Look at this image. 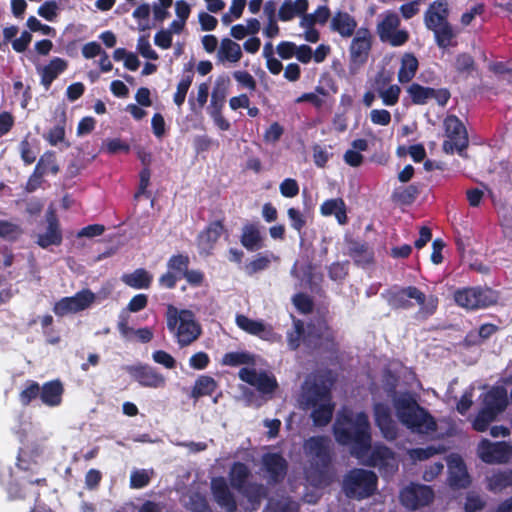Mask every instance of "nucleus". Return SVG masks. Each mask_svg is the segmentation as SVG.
I'll list each match as a JSON object with an SVG mask.
<instances>
[{
    "label": "nucleus",
    "instance_id": "1",
    "mask_svg": "<svg viewBox=\"0 0 512 512\" xmlns=\"http://www.w3.org/2000/svg\"><path fill=\"white\" fill-rule=\"evenodd\" d=\"M333 433L341 445L351 447V453L357 457L367 454L371 448V426L366 413L359 412L355 416L343 414L338 416Z\"/></svg>",
    "mask_w": 512,
    "mask_h": 512
},
{
    "label": "nucleus",
    "instance_id": "2",
    "mask_svg": "<svg viewBox=\"0 0 512 512\" xmlns=\"http://www.w3.org/2000/svg\"><path fill=\"white\" fill-rule=\"evenodd\" d=\"M392 404L398 420L412 431L429 433L437 429L434 417L426 408L419 405L411 392L404 391L395 395Z\"/></svg>",
    "mask_w": 512,
    "mask_h": 512
},
{
    "label": "nucleus",
    "instance_id": "3",
    "mask_svg": "<svg viewBox=\"0 0 512 512\" xmlns=\"http://www.w3.org/2000/svg\"><path fill=\"white\" fill-rule=\"evenodd\" d=\"M166 323L170 332L174 333L180 347H186L196 341L202 329L195 319V314L189 309L178 310L169 304L166 311Z\"/></svg>",
    "mask_w": 512,
    "mask_h": 512
},
{
    "label": "nucleus",
    "instance_id": "4",
    "mask_svg": "<svg viewBox=\"0 0 512 512\" xmlns=\"http://www.w3.org/2000/svg\"><path fill=\"white\" fill-rule=\"evenodd\" d=\"M305 448L312 456L308 479L317 486L328 484L330 480L328 471L332 458L326 438L323 436L311 437L307 440Z\"/></svg>",
    "mask_w": 512,
    "mask_h": 512
},
{
    "label": "nucleus",
    "instance_id": "5",
    "mask_svg": "<svg viewBox=\"0 0 512 512\" xmlns=\"http://www.w3.org/2000/svg\"><path fill=\"white\" fill-rule=\"evenodd\" d=\"M483 407L473 420L472 427L477 432H485L489 424L508 406L507 390L503 386H493L483 397Z\"/></svg>",
    "mask_w": 512,
    "mask_h": 512
},
{
    "label": "nucleus",
    "instance_id": "6",
    "mask_svg": "<svg viewBox=\"0 0 512 512\" xmlns=\"http://www.w3.org/2000/svg\"><path fill=\"white\" fill-rule=\"evenodd\" d=\"M378 477L375 472L363 468H353L344 476L342 489L346 497L364 500L377 490Z\"/></svg>",
    "mask_w": 512,
    "mask_h": 512
},
{
    "label": "nucleus",
    "instance_id": "7",
    "mask_svg": "<svg viewBox=\"0 0 512 512\" xmlns=\"http://www.w3.org/2000/svg\"><path fill=\"white\" fill-rule=\"evenodd\" d=\"M410 299L416 301L420 306L419 311L425 315L434 314L438 306L437 297L431 295L427 298L416 286H407L389 291L387 301L394 309H410L413 307Z\"/></svg>",
    "mask_w": 512,
    "mask_h": 512
},
{
    "label": "nucleus",
    "instance_id": "8",
    "mask_svg": "<svg viewBox=\"0 0 512 512\" xmlns=\"http://www.w3.org/2000/svg\"><path fill=\"white\" fill-rule=\"evenodd\" d=\"M454 300L467 310H477L495 305L498 293L489 287H466L454 293Z\"/></svg>",
    "mask_w": 512,
    "mask_h": 512
},
{
    "label": "nucleus",
    "instance_id": "9",
    "mask_svg": "<svg viewBox=\"0 0 512 512\" xmlns=\"http://www.w3.org/2000/svg\"><path fill=\"white\" fill-rule=\"evenodd\" d=\"M335 376L330 369H325L314 375L311 382H306L304 388V399L307 406L332 400L331 388L335 382Z\"/></svg>",
    "mask_w": 512,
    "mask_h": 512
},
{
    "label": "nucleus",
    "instance_id": "10",
    "mask_svg": "<svg viewBox=\"0 0 512 512\" xmlns=\"http://www.w3.org/2000/svg\"><path fill=\"white\" fill-rule=\"evenodd\" d=\"M381 17L382 19L376 26V32L381 42L388 43L392 47L404 45L409 40V33L404 29H398L401 22L398 14L387 10L381 14Z\"/></svg>",
    "mask_w": 512,
    "mask_h": 512
},
{
    "label": "nucleus",
    "instance_id": "11",
    "mask_svg": "<svg viewBox=\"0 0 512 512\" xmlns=\"http://www.w3.org/2000/svg\"><path fill=\"white\" fill-rule=\"evenodd\" d=\"M447 140L443 142V150L446 153H461L468 147V133L461 120L455 115H448L444 120Z\"/></svg>",
    "mask_w": 512,
    "mask_h": 512
},
{
    "label": "nucleus",
    "instance_id": "12",
    "mask_svg": "<svg viewBox=\"0 0 512 512\" xmlns=\"http://www.w3.org/2000/svg\"><path fill=\"white\" fill-rule=\"evenodd\" d=\"M372 43L371 31L367 27L358 28L349 46V60L352 67L359 68L368 61Z\"/></svg>",
    "mask_w": 512,
    "mask_h": 512
},
{
    "label": "nucleus",
    "instance_id": "13",
    "mask_svg": "<svg viewBox=\"0 0 512 512\" xmlns=\"http://www.w3.org/2000/svg\"><path fill=\"white\" fill-rule=\"evenodd\" d=\"M229 481L233 489L249 498L259 497L263 487L256 483H248L251 477L249 467L240 461L234 462L229 471Z\"/></svg>",
    "mask_w": 512,
    "mask_h": 512
},
{
    "label": "nucleus",
    "instance_id": "14",
    "mask_svg": "<svg viewBox=\"0 0 512 512\" xmlns=\"http://www.w3.org/2000/svg\"><path fill=\"white\" fill-rule=\"evenodd\" d=\"M190 258L186 254H174L167 261V271L158 278L161 288L174 289L189 269Z\"/></svg>",
    "mask_w": 512,
    "mask_h": 512
},
{
    "label": "nucleus",
    "instance_id": "15",
    "mask_svg": "<svg viewBox=\"0 0 512 512\" xmlns=\"http://www.w3.org/2000/svg\"><path fill=\"white\" fill-rule=\"evenodd\" d=\"M123 370L142 387L162 388L166 384L165 377L147 364L125 365Z\"/></svg>",
    "mask_w": 512,
    "mask_h": 512
},
{
    "label": "nucleus",
    "instance_id": "16",
    "mask_svg": "<svg viewBox=\"0 0 512 512\" xmlns=\"http://www.w3.org/2000/svg\"><path fill=\"white\" fill-rule=\"evenodd\" d=\"M434 499L431 487L421 484H411L400 492V501L408 509L416 510L429 505Z\"/></svg>",
    "mask_w": 512,
    "mask_h": 512
},
{
    "label": "nucleus",
    "instance_id": "17",
    "mask_svg": "<svg viewBox=\"0 0 512 512\" xmlns=\"http://www.w3.org/2000/svg\"><path fill=\"white\" fill-rule=\"evenodd\" d=\"M323 344H325V352L335 353L338 350L335 335L329 327H326L325 332H321L314 325H308L303 344L305 348L309 352H314L320 350Z\"/></svg>",
    "mask_w": 512,
    "mask_h": 512
},
{
    "label": "nucleus",
    "instance_id": "18",
    "mask_svg": "<svg viewBox=\"0 0 512 512\" xmlns=\"http://www.w3.org/2000/svg\"><path fill=\"white\" fill-rule=\"evenodd\" d=\"M478 453L481 460L485 463L502 464L509 460L512 448L504 441L490 442L487 439H483L479 444Z\"/></svg>",
    "mask_w": 512,
    "mask_h": 512
},
{
    "label": "nucleus",
    "instance_id": "19",
    "mask_svg": "<svg viewBox=\"0 0 512 512\" xmlns=\"http://www.w3.org/2000/svg\"><path fill=\"white\" fill-rule=\"evenodd\" d=\"M367 464L376 467L381 473L392 474L398 469L394 451L384 444H375L371 449Z\"/></svg>",
    "mask_w": 512,
    "mask_h": 512
},
{
    "label": "nucleus",
    "instance_id": "20",
    "mask_svg": "<svg viewBox=\"0 0 512 512\" xmlns=\"http://www.w3.org/2000/svg\"><path fill=\"white\" fill-rule=\"evenodd\" d=\"M262 469L267 474L270 483H281L288 472V462L279 452H268L262 455Z\"/></svg>",
    "mask_w": 512,
    "mask_h": 512
},
{
    "label": "nucleus",
    "instance_id": "21",
    "mask_svg": "<svg viewBox=\"0 0 512 512\" xmlns=\"http://www.w3.org/2000/svg\"><path fill=\"white\" fill-rule=\"evenodd\" d=\"M471 483L466 464L461 456L454 454L448 459V484L453 489L467 488Z\"/></svg>",
    "mask_w": 512,
    "mask_h": 512
},
{
    "label": "nucleus",
    "instance_id": "22",
    "mask_svg": "<svg viewBox=\"0 0 512 512\" xmlns=\"http://www.w3.org/2000/svg\"><path fill=\"white\" fill-rule=\"evenodd\" d=\"M373 412L375 424L380 429L383 437L390 441L395 440L398 435V429L388 405L378 402L374 404Z\"/></svg>",
    "mask_w": 512,
    "mask_h": 512
},
{
    "label": "nucleus",
    "instance_id": "23",
    "mask_svg": "<svg viewBox=\"0 0 512 512\" xmlns=\"http://www.w3.org/2000/svg\"><path fill=\"white\" fill-rule=\"evenodd\" d=\"M223 232L224 224L221 220L210 222L197 237V246L200 254L210 255Z\"/></svg>",
    "mask_w": 512,
    "mask_h": 512
},
{
    "label": "nucleus",
    "instance_id": "24",
    "mask_svg": "<svg viewBox=\"0 0 512 512\" xmlns=\"http://www.w3.org/2000/svg\"><path fill=\"white\" fill-rule=\"evenodd\" d=\"M211 491L216 503L224 508L226 512H236L237 502L230 491L224 477H216L211 481Z\"/></svg>",
    "mask_w": 512,
    "mask_h": 512
},
{
    "label": "nucleus",
    "instance_id": "25",
    "mask_svg": "<svg viewBox=\"0 0 512 512\" xmlns=\"http://www.w3.org/2000/svg\"><path fill=\"white\" fill-rule=\"evenodd\" d=\"M211 491L216 503L224 508L226 512H236L237 502L230 491L224 477H216L211 481Z\"/></svg>",
    "mask_w": 512,
    "mask_h": 512
},
{
    "label": "nucleus",
    "instance_id": "26",
    "mask_svg": "<svg viewBox=\"0 0 512 512\" xmlns=\"http://www.w3.org/2000/svg\"><path fill=\"white\" fill-rule=\"evenodd\" d=\"M211 491L216 503L224 508L226 512H236L237 502L230 491L224 477H216L211 481Z\"/></svg>",
    "mask_w": 512,
    "mask_h": 512
},
{
    "label": "nucleus",
    "instance_id": "27",
    "mask_svg": "<svg viewBox=\"0 0 512 512\" xmlns=\"http://www.w3.org/2000/svg\"><path fill=\"white\" fill-rule=\"evenodd\" d=\"M46 219V231L38 235L36 243L41 248H48L51 245L58 246L62 243L63 236L57 215L53 210H51L47 213Z\"/></svg>",
    "mask_w": 512,
    "mask_h": 512
},
{
    "label": "nucleus",
    "instance_id": "28",
    "mask_svg": "<svg viewBox=\"0 0 512 512\" xmlns=\"http://www.w3.org/2000/svg\"><path fill=\"white\" fill-rule=\"evenodd\" d=\"M449 9L446 0H435L430 4L424 15L427 29L437 28L448 22Z\"/></svg>",
    "mask_w": 512,
    "mask_h": 512
},
{
    "label": "nucleus",
    "instance_id": "29",
    "mask_svg": "<svg viewBox=\"0 0 512 512\" xmlns=\"http://www.w3.org/2000/svg\"><path fill=\"white\" fill-rule=\"evenodd\" d=\"M330 28L343 38H349L356 33L357 22L348 12L338 11L331 19Z\"/></svg>",
    "mask_w": 512,
    "mask_h": 512
},
{
    "label": "nucleus",
    "instance_id": "30",
    "mask_svg": "<svg viewBox=\"0 0 512 512\" xmlns=\"http://www.w3.org/2000/svg\"><path fill=\"white\" fill-rule=\"evenodd\" d=\"M64 387L60 380H51L40 386L41 402L48 407L61 404Z\"/></svg>",
    "mask_w": 512,
    "mask_h": 512
},
{
    "label": "nucleus",
    "instance_id": "31",
    "mask_svg": "<svg viewBox=\"0 0 512 512\" xmlns=\"http://www.w3.org/2000/svg\"><path fill=\"white\" fill-rule=\"evenodd\" d=\"M240 242L248 251H256L264 247V238L258 223H246L242 227Z\"/></svg>",
    "mask_w": 512,
    "mask_h": 512
},
{
    "label": "nucleus",
    "instance_id": "32",
    "mask_svg": "<svg viewBox=\"0 0 512 512\" xmlns=\"http://www.w3.org/2000/svg\"><path fill=\"white\" fill-rule=\"evenodd\" d=\"M231 81L228 75L222 74L217 77L211 93L210 110H222L229 92Z\"/></svg>",
    "mask_w": 512,
    "mask_h": 512
},
{
    "label": "nucleus",
    "instance_id": "33",
    "mask_svg": "<svg viewBox=\"0 0 512 512\" xmlns=\"http://www.w3.org/2000/svg\"><path fill=\"white\" fill-rule=\"evenodd\" d=\"M68 67V62L60 57H54L45 65L40 72L41 84L49 89L53 81L62 74Z\"/></svg>",
    "mask_w": 512,
    "mask_h": 512
},
{
    "label": "nucleus",
    "instance_id": "34",
    "mask_svg": "<svg viewBox=\"0 0 512 512\" xmlns=\"http://www.w3.org/2000/svg\"><path fill=\"white\" fill-rule=\"evenodd\" d=\"M121 280L133 289H148L152 284L153 275L145 268H137L131 273L123 274Z\"/></svg>",
    "mask_w": 512,
    "mask_h": 512
},
{
    "label": "nucleus",
    "instance_id": "35",
    "mask_svg": "<svg viewBox=\"0 0 512 512\" xmlns=\"http://www.w3.org/2000/svg\"><path fill=\"white\" fill-rule=\"evenodd\" d=\"M320 212L323 216L334 215L341 225H345L348 221L346 205L342 198H333L324 201L320 206Z\"/></svg>",
    "mask_w": 512,
    "mask_h": 512
},
{
    "label": "nucleus",
    "instance_id": "36",
    "mask_svg": "<svg viewBox=\"0 0 512 512\" xmlns=\"http://www.w3.org/2000/svg\"><path fill=\"white\" fill-rule=\"evenodd\" d=\"M235 321L240 329L262 339H267V336L272 332L271 329H266V326L262 321L250 319L243 314H238Z\"/></svg>",
    "mask_w": 512,
    "mask_h": 512
},
{
    "label": "nucleus",
    "instance_id": "37",
    "mask_svg": "<svg viewBox=\"0 0 512 512\" xmlns=\"http://www.w3.org/2000/svg\"><path fill=\"white\" fill-rule=\"evenodd\" d=\"M308 0H285L278 11L279 20L286 22L297 15H303L308 9Z\"/></svg>",
    "mask_w": 512,
    "mask_h": 512
},
{
    "label": "nucleus",
    "instance_id": "38",
    "mask_svg": "<svg viewBox=\"0 0 512 512\" xmlns=\"http://www.w3.org/2000/svg\"><path fill=\"white\" fill-rule=\"evenodd\" d=\"M218 388L217 381L209 375H200L192 387L190 398L197 401L204 396H211Z\"/></svg>",
    "mask_w": 512,
    "mask_h": 512
},
{
    "label": "nucleus",
    "instance_id": "39",
    "mask_svg": "<svg viewBox=\"0 0 512 512\" xmlns=\"http://www.w3.org/2000/svg\"><path fill=\"white\" fill-rule=\"evenodd\" d=\"M419 62L413 53H405L401 58L398 71V81L401 84L409 83L416 75Z\"/></svg>",
    "mask_w": 512,
    "mask_h": 512
},
{
    "label": "nucleus",
    "instance_id": "40",
    "mask_svg": "<svg viewBox=\"0 0 512 512\" xmlns=\"http://www.w3.org/2000/svg\"><path fill=\"white\" fill-rule=\"evenodd\" d=\"M313 408L311 412V419L313 424L317 427L327 426L333 417L335 405L330 401H325L317 404V406H311Z\"/></svg>",
    "mask_w": 512,
    "mask_h": 512
},
{
    "label": "nucleus",
    "instance_id": "41",
    "mask_svg": "<svg viewBox=\"0 0 512 512\" xmlns=\"http://www.w3.org/2000/svg\"><path fill=\"white\" fill-rule=\"evenodd\" d=\"M272 260H278L272 252L258 253L245 265V272L252 276L258 272L268 269Z\"/></svg>",
    "mask_w": 512,
    "mask_h": 512
},
{
    "label": "nucleus",
    "instance_id": "42",
    "mask_svg": "<svg viewBox=\"0 0 512 512\" xmlns=\"http://www.w3.org/2000/svg\"><path fill=\"white\" fill-rule=\"evenodd\" d=\"M305 332L304 322L293 318V327L286 333L287 345L291 351H296L301 346V343L304 344Z\"/></svg>",
    "mask_w": 512,
    "mask_h": 512
},
{
    "label": "nucleus",
    "instance_id": "43",
    "mask_svg": "<svg viewBox=\"0 0 512 512\" xmlns=\"http://www.w3.org/2000/svg\"><path fill=\"white\" fill-rule=\"evenodd\" d=\"M382 77V85L378 86L377 91L379 97L382 99V102L386 106H394L398 103L401 88L396 85H390L387 89H384L385 85L390 82L389 77H383V75H380Z\"/></svg>",
    "mask_w": 512,
    "mask_h": 512
},
{
    "label": "nucleus",
    "instance_id": "44",
    "mask_svg": "<svg viewBox=\"0 0 512 512\" xmlns=\"http://www.w3.org/2000/svg\"><path fill=\"white\" fill-rule=\"evenodd\" d=\"M420 194L418 184H410L406 187L397 188L392 193V200L401 205H411L415 202Z\"/></svg>",
    "mask_w": 512,
    "mask_h": 512
},
{
    "label": "nucleus",
    "instance_id": "45",
    "mask_svg": "<svg viewBox=\"0 0 512 512\" xmlns=\"http://www.w3.org/2000/svg\"><path fill=\"white\" fill-rule=\"evenodd\" d=\"M220 60H227L229 62H238L242 57L241 47L238 43L229 38H224L221 41L220 49L218 51Z\"/></svg>",
    "mask_w": 512,
    "mask_h": 512
},
{
    "label": "nucleus",
    "instance_id": "46",
    "mask_svg": "<svg viewBox=\"0 0 512 512\" xmlns=\"http://www.w3.org/2000/svg\"><path fill=\"white\" fill-rule=\"evenodd\" d=\"M224 366L237 367L240 365H254L255 357L247 351L227 352L221 359Z\"/></svg>",
    "mask_w": 512,
    "mask_h": 512
},
{
    "label": "nucleus",
    "instance_id": "47",
    "mask_svg": "<svg viewBox=\"0 0 512 512\" xmlns=\"http://www.w3.org/2000/svg\"><path fill=\"white\" fill-rule=\"evenodd\" d=\"M433 88L424 87L419 83L413 82L407 88V93L410 97L412 104L425 105L431 99Z\"/></svg>",
    "mask_w": 512,
    "mask_h": 512
},
{
    "label": "nucleus",
    "instance_id": "48",
    "mask_svg": "<svg viewBox=\"0 0 512 512\" xmlns=\"http://www.w3.org/2000/svg\"><path fill=\"white\" fill-rule=\"evenodd\" d=\"M512 486V470H504L493 473L488 478V488L493 492H500Z\"/></svg>",
    "mask_w": 512,
    "mask_h": 512
},
{
    "label": "nucleus",
    "instance_id": "49",
    "mask_svg": "<svg viewBox=\"0 0 512 512\" xmlns=\"http://www.w3.org/2000/svg\"><path fill=\"white\" fill-rule=\"evenodd\" d=\"M348 255L356 262L364 260L369 262L372 259V253L369 252L368 244L351 239L347 242Z\"/></svg>",
    "mask_w": 512,
    "mask_h": 512
},
{
    "label": "nucleus",
    "instance_id": "50",
    "mask_svg": "<svg viewBox=\"0 0 512 512\" xmlns=\"http://www.w3.org/2000/svg\"><path fill=\"white\" fill-rule=\"evenodd\" d=\"M68 298L72 304L74 313H78L90 307L95 301V294L90 289H82Z\"/></svg>",
    "mask_w": 512,
    "mask_h": 512
},
{
    "label": "nucleus",
    "instance_id": "51",
    "mask_svg": "<svg viewBox=\"0 0 512 512\" xmlns=\"http://www.w3.org/2000/svg\"><path fill=\"white\" fill-rule=\"evenodd\" d=\"M65 126H66V113L62 111L58 123L52 127L44 138L49 142L50 145L56 146L65 139Z\"/></svg>",
    "mask_w": 512,
    "mask_h": 512
},
{
    "label": "nucleus",
    "instance_id": "52",
    "mask_svg": "<svg viewBox=\"0 0 512 512\" xmlns=\"http://www.w3.org/2000/svg\"><path fill=\"white\" fill-rule=\"evenodd\" d=\"M36 171L41 172L43 175L51 173L56 175L59 172V166L56 161L55 152L47 151L45 152L37 162Z\"/></svg>",
    "mask_w": 512,
    "mask_h": 512
},
{
    "label": "nucleus",
    "instance_id": "53",
    "mask_svg": "<svg viewBox=\"0 0 512 512\" xmlns=\"http://www.w3.org/2000/svg\"><path fill=\"white\" fill-rule=\"evenodd\" d=\"M430 30L434 32L436 43L440 48L445 49L451 46L455 34L449 22H445L444 25L431 28Z\"/></svg>",
    "mask_w": 512,
    "mask_h": 512
},
{
    "label": "nucleus",
    "instance_id": "54",
    "mask_svg": "<svg viewBox=\"0 0 512 512\" xmlns=\"http://www.w3.org/2000/svg\"><path fill=\"white\" fill-rule=\"evenodd\" d=\"M193 76L194 74L192 70H188V73L183 75L177 84L176 92L173 96V101L178 107H181L185 102L187 92L193 82Z\"/></svg>",
    "mask_w": 512,
    "mask_h": 512
},
{
    "label": "nucleus",
    "instance_id": "55",
    "mask_svg": "<svg viewBox=\"0 0 512 512\" xmlns=\"http://www.w3.org/2000/svg\"><path fill=\"white\" fill-rule=\"evenodd\" d=\"M38 397L40 398L39 383L33 380L26 381L24 389L19 393V401L21 405L26 407Z\"/></svg>",
    "mask_w": 512,
    "mask_h": 512
},
{
    "label": "nucleus",
    "instance_id": "56",
    "mask_svg": "<svg viewBox=\"0 0 512 512\" xmlns=\"http://www.w3.org/2000/svg\"><path fill=\"white\" fill-rule=\"evenodd\" d=\"M254 387L262 394H271L276 390L278 384L274 376L260 372Z\"/></svg>",
    "mask_w": 512,
    "mask_h": 512
},
{
    "label": "nucleus",
    "instance_id": "57",
    "mask_svg": "<svg viewBox=\"0 0 512 512\" xmlns=\"http://www.w3.org/2000/svg\"><path fill=\"white\" fill-rule=\"evenodd\" d=\"M59 10L58 3L55 0H48L39 6L37 13L45 20L54 22L58 16Z\"/></svg>",
    "mask_w": 512,
    "mask_h": 512
},
{
    "label": "nucleus",
    "instance_id": "58",
    "mask_svg": "<svg viewBox=\"0 0 512 512\" xmlns=\"http://www.w3.org/2000/svg\"><path fill=\"white\" fill-rule=\"evenodd\" d=\"M23 230L15 223L7 220H0V237L7 240H16Z\"/></svg>",
    "mask_w": 512,
    "mask_h": 512
},
{
    "label": "nucleus",
    "instance_id": "59",
    "mask_svg": "<svg viewBox=\"0 0 512 512\" xmlns=\"http://www.w3.org/2000/svg\"><path fill=\"white\" fill-rule=\"evenodd\" d=\"M20 157L25 165H31L37 158V153L33 150V146L27 135L19 144Z\"/></svg>",
    "mask_w": 512,
    "mask_h": 512
},
{
    "label": "nucleus",
    "instance_id": "60",
    "mask_svg": "<svg viewBox=\"0 0 512 512\" xmlns=\"http://www.w3.org/2000/svg\"><path fill=\"white\" fill-rule=\"evenodd\" d=\"M455 69L458 73H470L475 69V61L468 53H460L455 59Z\"/></svg>",
    "mask_w": 512,
    "mask_h": 512
},
{
    "label": "nucleus",
    "instance_id": "61",
    "mask_svg": "<svg viewBox=\"0 0 512 512\" xmlns=\"http://www.w3.org/2000/svg\"><path fill=\"white\" fill-rule=\"evenodd\" d=\"M103 149L111 155L117 154V153H125L128 154L130 152V145L124 141H122L120 138H112L108 139L103 146Z\"/></svg>",
    "mask_w": 512,
    "mask_h": 512
},
{
    "label": "nucleus",
    "instance_id": "62",
    "mask_svg": "<svg viewBox=\"0 0 512 512\" xmlns=\"http://www.w3.org/2000/svg\"><path fill=\"white\" fill-rule=\"evenodd\" d=\"M293 304L297 310L303 314H309L313 311L314 303L310 296L305 293H297L293 297Z\"/></svg>",
    "mask_w": 512,
    "mask_h": 512
},
{
    "label": "nucleus",
    "instance_id": "63",
    "mask_svg": "<svg viewBox=\"0 0 512 512\" xmlns=\"http://www.w3.org/2000/svg\"><path fill=\"white\" fill-rule=\"evenodd\" d=\"M150 177H151V171L148 167H143L142 170L139 173V186L138 190L135 193L134 197L137 199L141 195L146 196L147 198H150L151 193L147 191V188L150 184Z\"/></svg>",
    "mask_w": 512,
    "mask_h": 512
},
{
    "label": "nucleus",
    "instance_id": "64",
    "mask_svg": "<svg viewBox=\"0 0 512 512\" xmlns=\"http://www.w3.org/2000/svg\"><path fill=\"white\" fill-rule=\"evenodd\" d=\"M330 15V9L327 6H319L313 14L305 15V19L309 20V26H314L315 23L323 25Z\"/></svg>",
    "mask_w": 512,
    "mask_h": 512
}]
</instances>
